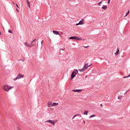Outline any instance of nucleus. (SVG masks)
Masks as SVG:
<instances>
[{
    "label": "nucleus",
    "instance_id": "nucleus-25",
    "mask_svg": "<svg viewBox=\"0 0 130 130\" xmlns=\"http://www.w3.org/2000/svg\"><path fill=\"white\" fill-rule=\"evenodd\" d=\"M77 40H82V39L77 37Z\"/></svg>",
    "mask_w": 130,
    "mask_h": 130
},
{
    "label": "nucleus",
    "instance_id": "nucleus-20",
    "mask_svg": "<svg viewBox=\"0 0 130 130\" xmlns=\"http://www.w3.org/2000/svg\"><path fill=\"white\" fill-rule=\"evenodd\" d=\"M129 77H130V73L128 76L123 77V79H125L126 78H129Z\"/></svg>",
    "mask_w": 130,
    "mask_h": 130
},
{
    "label": "nucleus",
    "instance_id": "nucleus-28",
    "mask_svg": "<svg viewBox=\"0 0 130 130\" xmlns=\"http://www.w3.org/2000/svg\"><path fill=\"white\" fill-rule=\"evenodd\" d=\"M108 4H110V0H108Z\"/></svg>",
    "mask_w": 130,
    "mask_h": 130
},
{
    "label": "nucleus",
    "instance_id": "nucleus-16",
    "mask_svg": "<svg viewBox=\"0 0 130 130\" xmlns=\"http://www.w3.org/2000/svg\"><path fill=\"white\" fill-rule=\"evenodd\" d=\"M88 112H89L88 111H85L83 113L84 115H88Z\"/></svg>",
    "mask_w": 130,
    "mask_h": 130
},
{
    "label": "nucleus",
    "instance_id": "nucleus-31",
    "mask_svg": "<svg viewBox=\"0 0 130 130\" xmlns=\"http://www.w3.org/2000/svg\"><path fill=\"white\" fill-rule=\"evenodd\" d=\"M77 74H78V76H82V75H81V74H79V73H77Z\"/></svg>",
    "mask_w": 130,
    "mask_h": 130
},
{
    "label": "nucleus",
    "instance_id": "nucleus-2",
    "mask_svg": "<svg viewBox=\"0 0 130 130\" xmlns=\"http://www.w3.org/2000/svg\"><path fill=\"white\" fill-rule=\"evenodd\" d=\"M22 78H24V75L19 73L18 74L17 76L13 80L14 81H16V80H19V79H22Z\"/></svg>",
    "mask_w": 130,
    "mask_h": 130
},
{
    "label": "nucleus",
    "instance_id": "nucleus-38",
    "mask_svg": "<svg viewBox=\"0 0 130 130\" xmlns=\"http://www.w3.org/2000/svg\"><path fill=\"white\" fill-rule=\"evenodd\" d=\"M0 35H2V32H1V31H0Z\"/></svg>",
    "mask_w": 130,
    "mask_h": 130
},
{
    "label": "nucleus",
    "instance_id": "nucleus-24",
    "mask_svg": "<svg viewBox=\"0 0 130 130\" xmlns=\"http://www.w3.org/2000/svg\"><path fill=\"white\" fill-rule=\"evenodd\" d=\"M8 32L9 33H11V34H13V31L11 30H10V29L8 30Z\"/></svg>",
    "mask_w": 130,
    "mask_h": 130
},
{
    "label": "nucleus",
    "instance_id": "nucleus-34",
    "mask_svg": "<svg viewBox=\"0 0 130 130\" xmlns=\"http://www.w3.org/2000/svg\"><path fill=\"white\" fill-rule=\"evenodd\" d=\"M83 123L85 124V123H86V122L85 121V120H83Z\"/></svg>",
    "mask_w": 130,
    "mask_h": 130
},
{
    "label": "nucleus",
    "instance_id": "nucleus-11",
    "mask_svg": "<svg viewBox=\"0 0 130 130\" xmlns=\"http://www.w3.org/2000/svg\"><path fill=\"white\" fill-rule=\"evenodd\" d=\"M88 68H89V67H88V63L85 64V65L83 67V69L85 70V71H86V70H87Z\"/></svg>",
    "mask_w": 130,
    "mask_h": 130
},
{
    "label": "nucleus",
    "instance_id": "nucleus-6",
    "mask_svg": "<svg viewBox=\"0 0 130 130\" xmlns=\"http://www.w3.org/2000/svg\"><path fill=\"white\" fill-rule=\"evenodd\" d=\"M25 45L27 46V47H32V46H34V44L31 45L28 44L27 43H24Z\"/></svg>",
    "mask_w": 130,
    "mask_h": 130
},
{
    "label": "nucleus",
    "instance_id": "nucleus-23",
    "mask_svg": "<svg viewBox=\"0 0 130 130\" xmlns=\"http://www.w3.org/2000/svg\"><path fill=\"white\" fill-rule=\"evenodd\" d=\"M121 98H122V96H121V95H119L118 97V99H119L120 100H121Z\"/></svg>",
    "mask_w": 130,
    "mask_h": 130
},
{
    "label": "nucleus",
    "instance_id": "nucleus-29",
    "mask_svg": "<svg viewBox=\"0 0 130 130\" xmlns=\"http://www.w3.org/2000/svg\"><path fill=\"white\" fill-rule=\"evenodd\" d=\"M16 6L17 8H19V6H18V4H16Z\"/></svg>",
    "mask_w": 130,
    "mask_h": 130
},
{
    "label": "nucleus",
    "instance_id": "nucleus-39",
    "mask_svg": "<svg viewBox=\"0 0 130 130\" xmlns=\"http://www.w3.org/2000/svg\"><path fill=\"white\" fill-rule=\"evenodd\" d=\"M42 42H43V41H41V43H42Z\"/></svg>",
    "mask_w": 130,
    "mask_h": 130
},
{
    "label": "nucleus",
    "instance_id": "nucleus-12",
    "mask_svg": "<svg viewBox=\"0 0 130 130\" xmlns=\"http://www.w3.org/2000/svg\"><path fill=\"white\" fill-rule=\"evenodd\" d=\"M118 53H119V49L117 48L116 52L115 53V55H118Z\"/></svg>",
    "mask_w": 130,
    "mask_h": 130
},
{
    "label": "nucleus",
    "instance_id": "nucleus-5",
    "mask_svg": "<svg viewBox=\"0 0 130 130\" xmlns=\"http://www.w3.org/2000/svg\"><path fill=\"white\" fill-rule=\"evenodd\" d=\"M45 122H49V123H51V124H53V125H54L55 124V122L52 120H47L45 121Z\"/></svg>",
    "mask_w": 130,
    "mask_h": 130
},
{
    "label": "nucleus",
    "instance_id": "nucleus-19",
    "mask_svg": "<svg viewBox=\"0 0 130 130\" xmlns=\"http://www.w3.org/2000/svg\"><path fill=\"white\" fill-rule=\"evenodd\" d=\"M129 14V10H128L125 14V16L124 17H126V16H128V15Z\"/></svg>",
    "mask_w": 130,
    "mask_h": 130
},
{
    "label": "nucleus",
    "instance_id": "nucleus-22",
    "mask_svg": "<svg viewBox=\"0 0 130 130\" xmlns=\"http://www.w3.org/2000/svg\"><path fill=\"white\" fill-rule=\"evenodd\" d=\"M36 41V39H35L32 40V41L31 42L30 44L32 45V44L34 42H35V41Z\"/></svg>",
    "mask_w": 130,
    "mask_h": 130
},
{
    "label": "nucleus",
    "instance_id": "nucleus-10",
    "mask_svg": "<svg viewBox=\"0 0 130 130\" xmlns=\"http://www.w3.org/2000/svg\"><path fill=\"white\" fill-rule=\"evenodd\" d=\"M80 25H84V19H82L79 22Z\"/></svg>",
    "mask_w": 130,
    "mask_h": 130
},
{
    "label": "nucleus",
    "instance_id": "nucleus-27",
    "mask_svg": "<svg viewBox=\"0 0 130 130\" xmlns=\"http://www.w3.org/2000/svg\"><path fill=\"white\" fill-rule=\"evenodd\" d=\"M76 26H79V25H80V23L79 22L78 23H76Z\"/></svg>",
    "mask_w": 130,
    "mask_h": 130
},
{
    "label": "nucleus",
    "instance_id": "nucleus-17",
    "mask_svg": "<svg viewBox=\"0 0 130 130\" xmlns=\"http://www.w3.org/2000/svg\"><path fill=\"white\" fill-rule=\"evenodd\" d=\"M78 71L79 72H85V69L84 68H82V69H79Z\"/></svg>",
    "mask_w": 130,
    "mask_h": 130
},
{
    "label": "nucleus",
    "instance_id": "nucleus-9",
    "mask_svg": "<svg viewBox=\"0 0 130 130\" xmlns=\"http://www.w3.org/2000/svg\"><path fill=\"white\" fill-rule=\"evenodd\" d=\"M77 37H70L69 39H72V40H77Z\"/></svg>",
    "mask_w": 130,
    "mask_h": 130
},
{
    "label": "nucleus",
    "instance_id": "nucleus-35",
    "mask_svg": "<svg viewBox=\"0 0 130 130\" xmlns=\"http://www.w3.org/2000/svg\"><path fill=\"white\" fill-rule=\"evenodd\" d=\"M59 35L60 37H61V35H60V34H59V35Z\"/></svg>",
    "mask_w": 130,
    "mask_h": 130
},
{
    "label": "nucleus",
    "instance_id": "nucleus-8",
    "mask_svg": "<svg viewBox=\"0 0 130 130\" xmlns=\"http://www.w3.org/2000/svg\"><path fill=\"white\" fill-rule=\"evenodd\" d=\"M53 34H55V35H59V32L56 30H53Z\"/></svg>",
    "mask_w": 130,
    "mask_h": 130
},
{
    "label": "nucleus",
    "instance_id": "nucleus-26",
    "mask_svg": "<svg viewBox=\"0 0 130 130\" xmlns=\"http://www.w3.org/2000/svg\"><path fill=\"white\" fill-rule=\"evenodd\" d=\"M75 72L76 73H77V74H78V73H79V72L78 71V70H76V69L75 70Z\"/></svg>",
    "mask_w": 130,
    "mask_h": 130
},
{
    "label": "nucleus",
    "instance_id": "nucleus-32",
    "mask_svg": "<svg viewBox=\"0 0 130 130\" xmlns=\"http://www.w3.org/2000/svg\"><path fill=\"white\" fill-rule=\"evenodd\" d=\"M85 47V48H87V47H89V46H85V47Z\"/></svg>",
    "mask_w": 130,
    "mask_h": 130
},
{
    "label": "nucleus",
    "instance_id": "nucleus-36",
    "mask_svg": "<svg viewBox=\"0 0 130 130\" xmlns=\"http://www.w3.org/2000/svg\"><path fill=\"white\" fill-rule=\"evenodd\" d=\"M61 50H64V48L61 49Z\"/></svg>",
    "mask_w": 130,
    "mask_h": 130
},
{
    "label": "nucleus",
    "instance_id": "nucleus-18",
    "mask_svg": "<svg viewBox=\"0 0 130 130\" xmlns=\"http://www.w3.org/2000/svg\"><path fill=\"white\" fill-rule=\"evenodd\" d=\"M103 2V1H102L101 2H100L99 3H98V6L99 7H100V6H101V4H102V2Z\"/></svg>",
    "mask_w": 130,
    "mask_h": 130
},
{
    "label": "nucleus",
    "instance_id": "nucleus-21",
    "mask_svg": "<svg viewBox=\"0 0 130 130\" xmlns=\"http://www.w3.org/2000/svg\"><path fill=\"white\" fill-rule=\"evenodd\" d=\"M95 116H96V115L93 114L92 115H91L89 117L90 118H92V117H95Z\"/></svg>",
    "mask_w": 130,
    "mask_h": 130
},
{
    "label": "nucleus",
    "instance_id": "nucleus-1",
    "mask_svg": "<svg viewBox=\"0 0 130 130\" xmlns=\"http://www.w3.org/2000/svg\"><path fill=\"white\" fill-rule=\"evenodd\" d=\"M13 88H14V87L9 86V85L6 84L3 86V90H4V91L8 92V91H10V90H11V89H13Z\"/></svg>",
    "mask_w": 130,
    "mask_h": 130
},
{
    "label": "nucleus",
    "instance_id": "nucleus-15",
    "mask_svg": "<svg viewBox=\"0 0 130 130\" xmlns=\"http://www.w3.org/2000/svg\"><path fill=\"white\" fill-rule=\"evenodd\" d=\"M102 9L103 10H106V9H107V6L105 5H103V7H102Z\"/></svg>",
    "mask_w": 130,
    "mask_h": 130
},
{
    "label": "nucleus",
    "instance_id": "nucleus-40",
    "mask_svg": "<svg viewBox=\"0 0 130 130\" xmlns=\"http://www.w3.org/2000/svg\"><path fill=\"white\" fill-rule=\"evenodd\" d=\"M90 66H91V65H89V66H87V67H88V68H89V67H90Z\"/></svg>",
    "mask_w": 130,
    "mask_h": 130
},
{
    "label": "nucleus",
    "instance_id": "nucleus-4",
    "mask_svg": "<svg viewBox=\"0 0 130 130\" xmlns=\"http://www.w3.org/2000/svg\"><path fill=\"white\" fill-rule=\"evenodd\" d=\"M58 105V103H53V105H51V104L48 103V107H51V106H57V105Z\"/></svg>",
    "mask_w": 130,
    "mask_h": 130
},
{
    "label": "nucleus",
    "instance_id": "nucleus-37",
    "mask_svg": "<svg viewBox=\"0 0 130 130\" xmlns=\"http://www.w3.org/2000/svg\"><path fill=\"white\" fill-rule=\"evenodd\" d=\"M88 77V76L86 75L85 76V78H87Z\"/></svg>",
    "mask_w": 130,
    "mask_h": 130
},
{
    "label": "nucleus",
    "instance_id": "nucleus-13",
    "mask_svg": "<svg viewBox=\"0 0 130 130\" xmlns=\"http://www.w3.org/2000/svg\"><path fill=\"white\" fill-rule=\"evenodd\" d=\"M80 116V117H82V115H81V114H76V115H74L73 116L72 119H74L76 117V116Z\"/></svg>",
    "mask_w": 130,
    "mask_h": 130
},
{
    "label": "nucleus",
    "instance_id": "nucleus-33",
    "mask_svg": "<svg viewBox=\"0 0 130 130\" xmlns=\"http://www.w3.org/2000/svg\"><path fill=\"white\" fill-rule=\"evenodd\" d=\"M103 105H102V104H101V107H103Z\"/></svg>",
    "mask_w": 130,
    "mask_h": 130
},
{
    "label": "nucleus",
    "instance_id": "nucleus-7",
    "mask_svg": "<svg viewBox=\"0 0 130 130\" xmlns=\"http://www.w3.org/2000/svg\"><path fill=\"white\" fill-rule=\"evenodd\" d=\"M82 91H83V89H74L72 90V92L80 93V92H82Z\"/></svg>",
    "mask_w": 130,
    "mask_h": 130
},
{
    "label": "nucleus",
    "instance_id": "nucleus-14",
    "mask_svg": "<svg viewBox=\"0 0 130 130\" xmlns=\"http://www.w3.org/2000/svg\"><path fill=\"white\" fill-rule=\"evenodd\" d=\"M26 2L27 3L28 5V7H29V8L30 9V7L31 6V4L29 2V1L26 0Z\"/></svg>",
    "mask_w": 130,
    "mask_h": 130
},
{
    "label": "nucleus",
    "instance_id": "nucleus-3",
    "mask_svg": "<svg viewBox=\"0 0 130 130\" xmlns=\"http://www.w3.org/2000/svg\"><path fill=\"white\" fill-rule=\"evenodd\" d=\"M78 74V72H76L75 71H73L71 74V80L73 81V79L76 77V75Z\"/></svg>",
    "mask_w": 130,
    "mask_h": 130
},
{
    "label": "nucleus",
    "instance_id": "nucleus-30",
    "mask_svg": "<svg viewBox=\"0 0 130 130\" xmlns=\"http://www.w3.org/2000/svg\"><path fill=\"white\" fill-rule=\"evenodd\" d=\"M16 12H17V13H19V10L18 9H16Z\"/></svg>",
    "mask_w": 130,
    "mask_h": 130
}]
</instances>
